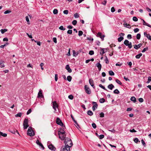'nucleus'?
<instances>
[{
	"mask_svg": "<svg viewBox=\"0 0 151 151\" xmlns=\"http://www.w3.org/2000/svg\"><path fill=\"white\" fill-rule=\"evenodd\" d=\"M65 145L69 147H71L73 145L72 141L70 138H67L65 139Z\"/></svg>",
	"mask_w": 151,
	"mask_h": 151,
	"instance_id": "nucleus-1",
	"label": "nucleus"
},
{
	"mask_svg": "<svg viewBox=\"0 0 151 151\" xmlns=\"http://www.w3.org/2000/svg\"><path fill=\"white\" fill-rule=\"evenodd\" d=\"M27 134L28 135L30 136H33L35 135L34 131L31 127H29L27 131Z\"/></svg>",
	"mask_w": 151,
	"mask_h": 151,
	"instance_id": "nucleus-2",
	"label": "nucleus"
},
{
	"mask_svg": "<svg viewBox=\"0 0 151 151\" xmlns=\"http://www.w3.org/2000/svg\"><path fill=\"white\" fill-rule=\"evenodd\" d=\"M28 119L25 118L24 120L23 125V128L24 129H26L29 126L28 124Z\"/></svg>",
	"mask_w": 151,
	"mask_h": 151,
	"instance_id": "nucleus-3",
	"label": "nucleus"
},
{
	"mask_svg": "<svg viewBox=\"0 0 151 151\" xmlns=\"http://www.w3.org/2000/svg\"><path fill=\"white\" fill-rule=\"evenodd\" d=\"M124 44L126 46H127L130 49L132 47V44L131 42L127 40H125L124 42Z\"/></svg>",
	"mask_w": 151,
	"mask_h": 151,
	"instance_id": "nucleus-4",
	"label": "nucleus"
},
{
	"mask_svg": "<svg viewBox=\"0 0 151 151\" xmlns=\"http://www.w3.org/2000/svg\"><path fill=\"white\" fill-rule=\"evenodd\" d=\"M70 147L69 146H66L65 145V146H63L61 149V151H70Z\"/></svg>",
	"mask_w": 151,
	"mask_h": 151,
	"instance_id": "nucleus-5",
	"label": "nucleus"
},
{
	"mask_svg": "<svg viewBox=\"0 0 151 151\" xmlns=\"http://www.w3.org/2000/svg\"><path fill=\"white\" fill-rule=\"evenodd\" d=\"M84 89L86 92L88 94H90L91 93V91L90 88L87 85H85L84 86Z\"/></svg>",
	"mask_w": 151,
	"mask_h": 151,
	"instance_id": "nucleus-6",
	"label": "nucleus"
},
{
	"mask_svg": "<svg viewBox=\"0 0 151 151\" xmlns=\"http://www.w3.org/2000/svg\"><path fill=\"white\" fill-rule=\"evenodd\" d=\"M56 123L61 126H63V124L59 117H57L56 120Z\"/></svg>",
	"mask_w": 151,
	"mask_h": 151,
	"instance_id": "nucleus-7",
	"label": "nucleus"
},
{
	"mask_svg": "<svg viewBox=\"0 0 151 151\" xmlns=\"http://www.w3.org/2000/svg\"><path fill=\"white\" fill-rule=\"evenodd\" d=\"M58 134L59 135V138L62 140H64L66 136L65 134H61L58 133Z\"/></svg>",
	"mask_w": 151,
	"mask_h": 151,
	"instance_id": "nucleus-8",
	"label": "nucleus"
},
{
	"mask_svg": "<svg viewBox=\"0 0 151 151\" xmlns=\"http://www.w3.org/2000/svg\"><path fill=\"white\" fill-rule=\"evenodd\" d=\"M58 106L56 101L53 102V108L55 110V111H56V109L58 108Z\"/></svg>",
	"mask_w": 151,
	"mask_h": 151,
	"instance_id": "nucleus-9",
	"label": "nucleus"
},
{
	"mask_svg": "<svg viewBox=\"0 0 151 151\" xmlns=\"http://www.w3.org/2000/svg\"><path fill=\"white\" fill-rule=\"evenodd\" d=\"M97 36L98 37H99L102 40H104V38L105 37V36L102 35L101 32H99L97 34Z\"/></svg>",
	"mask_w": 151,
	"mask_h": 151,
	"instance_id": "nucleus-10",
	"label": "nucleus"
},
{
	"mask_svg": "<svg viewBox=\"0 0 151 151\" xmlns=\"http://www.w3.org/2000/svg\"><path fill=\"white\" fill-rule=\"evenodd\" d=\"M43 97V96L42 95V91L41 90H40L38 94V96L37 97L39 98H41L42 97Z\"/></svg>",
	"mask_w": 151,
	"mask_h": 151,
	"instance_id": "nucleus-11",
	"label": "nucleus"
},
{
	"mask_svg": "<svg viewBox=\"0 0 151 151\" xmlns=\"http://www.w3.org/2000/svg\"><path fill=\"white\" fill-rule=\"evenodd\" d=\"M144 35L148 40L151 41V36H150L149 34H147L146 32H144Z\"/></svg>",
	"mask_w": 151,
	"mask_h": 151,
	"instance_id": "nucleus-12",
	"label": "nucleus"
},
{
	"mask_svg": "<svg viewBox=\"0 0 151 151\" xmlns=\"http://www.w3.org/2000/svg\"><path fill=\"white\" fill-rule=\"evenodd\" d=\"M58 133L61 134H65V132L64 131V127L60 128V131L58 132Z\"/></svg>",
	"mask_w": 151,
	"mask_h": 151,
	"instance_id": "nucleus-13",
	"label": "nucleus"
},
{
	"mask_svg": "<svg viewBox=\"0 0 151 151\" xmlns=\"http://www.w3.org/2000/svg\"><path fill=\"white\" fill-rule=\"evenodd\" d=\"M71 117L72 119L73 120V122H75V123L76 124L77 127V128H80V126L77 123V122L76 121V120L74 119L73 116V115L71 114Z\"/></svg>",
	"mask_w": 151,
	"mask_h": 151,
	"instance_id": "nucleus-14",
	"label": "nucleus"
},
{
	"mask_svg": "<svg viewBox=\"0 0 151 151\" xmlns=\"http://www.w3.org/2000/svg\"><path fill=\"white\" fill-rule=\"evenodd\" d=\"M89 83L90 85L93 88H95L93 81L92 79L89 80Z\"/></svg>",
	"mask_w": 151,
	"mask_h": 151,
	"instance_id": "nucleus-15",
	"label": "nucleus"
},
{
	"mask_svg": "<svg viewBox=\"0 0 151 151\" xmlns=\"http://www.w3.org/2000/svg\"><path fill=\"white\" fill-rule=\"evenodd\" d=\"M36 143L38 145H39L40 147H41L43 149H44V147L43 145L39 141L38 139L36 141Z\"/></svg>",
	"mask_w": 151,
	"mask_h": 151,
	"instance_id": "nucleus-16",
	"label": "nucleus"
},
{
	"mask_svg": "<svg viewBox=\"0 0 151 151\" xmlns=\"http://www.w3.org/2000/svg\"><path fill=\"white\" fill-rule=\"evenodd\" d=\"M49 148L51 150L55 151V148L52 145H50L48 146Z\"/></svg>",
	"mask_w": 151,
	"mask_h": 151,
	"instance_id": "nucleus-17",
	"label": "nucleus"
},
{
	"mask_svg": "<svg viewBox=\"0 0 151 151\" xmlns=\"http://www.w3.org/2000/svg\"><path fill=\"white\" fill-rule=\"evenodd\" d=\"M142 45L141 43H140L138 45H134V48L135 49L137 50L140 47L142 46Z\"/></svg>",
	"mask_w": 151,
	"mask_h": 151,
	"instance_id": "nucleus-18",
	"label": "nucleus"
},
{
	"mask_svg": "<svg viewBox=\"0 0 151 151\" xmlns=\"http://www.w3.org/2000/svg\"><path fill=\"white\" fill-rule=\"evenodd\" d=\"M65 68L67 70H68V72L71 73L72 72V70L70 67L69 65H66Z\"/></svg>",
	"mask_w": 151,
	"mask_h": 151,
	"instance_id": "nucleus-19",
	"label": "nucleus"
},
{
	"mask_svg": "<svg viewBox=\"0 0 151 151\" xmlns=\"http://www.w3.org/2000/svg\"><path fill=\"white\" fill-rule=\"evenodd\" d=\"M96 66H97L99 70H100L101 68V65L100 63H98L96 64Z\"/></svg>",
	"mask_w": 151,
	"mask_h": 151,
	"instance_id": "nucleus-20",
	"label": "nucleus"
},
{
	"mask_svg": "<svg viewBox=\"0 0 151 151\" xmlns=\"http://www.w3.org/2000/svg\"><path fill=\"white\" fill-rule=\"evenodd\" d=\"M0 65L1 68L4 67V62L2 60H0Z\"/></svg>",
	"mask_w": 151,
	"mask_h": 151,
	"instance_id": "nucleus-21",
	"label": "nucleus"
},
{
	"mask_svg": "<svg viewBox=\"0 0 151 151\" xmlns=\"http://www.w3.org/2000/svg\"><path fill=\"white\" fill-rule=\"evenodd\" d=\"M108 88L110 89L111 90L114 88V86L112 84H111L108 86Z\"/></svg>",
	"mask_w": 151,
	"mask_h": 151,
	"instance_id": "nucleus-22",
	"label": "nucleus"
},
{
	"mask_svg": "<svg viewBox=\"0 0 151 151\" xmlns=\"http://www.w3.org/2000/svg\"><path fill=\"white\" fill-rule=\"evenodd\" d=\"M7 136V134L6 133H4L3 132H0V137H1V136L4 137H6Z\"/></svg>",
	"mask_w": 151,
	"mask_h": 151,
	"instance_id": "nucleus-23",
	"label": "nucleus"
},
{
	"mask_svg": "<svg viewBox=\"0 0 151 151\" xmlns=\"http://www.w3.org/2000/svg\"><path fill=\"white\" fill-rule=\"evenodd\" d=\"M131 101H133L134 103H135L136 102V99L134 97H132L130 99Z\"/></svg>",
	"mask_w": 151,
	"mask_h": 151,
	"instance_id": "nucleus-24",
	"label": "nucleus"
},
{
	"mask_svg": "<svg viewBox=\"0 0 151 151\" xmlns=\"http://www.w3.org/2000/svg\"><path fill=\"white\" fill-rule=\"evenodd\" d=\"M98 107V105L97 104H95L93 105L92 107V109L93 111H94L96 109H97Z\"/></svg>",
	"mask_w": 151,
	"mask_h": 151,
	"instance_id": "nucleus-25",
	"label": "nucleus"
},
{
	"mask_svg": "<svg viewBox=\"0 0 151 151\" xmlns=\"http://www.w3.org/2000/svg\"><path fill=\"white\" fill-rule=\"evenodd\" d=\"M104 50H105V49H101L100 52V54L101 55H103L104 53L106 52V50L105 52Z\"/></svg>",
	"mask_w": 151,
	"mask_h": 151,
	"instance_id": "nucleus-26",
	"label": "nucleus"
},
{
	"mask_svg": "<svg viewBox=\"0 0 151 151\" xmlns=\"http://www.w3.org/2000/svg\"><path fill=\"white\" fill-rule=\"evenodd\" d=\"M73 55L74 56H76L78 54V53L77 52H76L75 50H73Z\"/></svg>",
	"mask_w": 151,
	"mask_h": 151,
	"instance_id": "nucleus-27",
	"label": "nucleus"
},
{
	"mask_svg": "<svg viewBox=\"0 0 151 151\" xmlns=\"http://www.w3.org/2000/svg\"><path fill=\"white\" fill-rule=\"evenodd\" d=\"M22 113L19 112V113H18L17 114H16L15 115V116L16 117H21V116H22Z\"/></svg>",
	"mask_w": 151,
	"mask_h": 151,
	"instance_id": "nucleus-28",
	"label": "nucleus"
},
{
	"mask_svg": "<svg viewBox=\"0 0 151 151\" xmlns=\"http://www.w3.org/2000/svg\"><path fill=\"white\" fill-rule=\"evenodd\" d=\"M87 114L90 116H92L93 114V113L91 111L89 110L87 111Z\"/></svg>",
	"mask_w": 151,
	"mask_h": 151,
	"instance_id": "nucleus-29",
	"label": "nucleus"
},
{
	"mask_svg": "<svg viewBox=\"0 0 151 151\" xmlns=\"http://www.w3.org/2000/svg\"><path fill=\"white\" fill-rule=\"evenodd\" d=\"M109 73L110 76H114V72L112 70H111L109 71Z\"/></svg>",
	"mask_w": 151,
	"mask_h": 151,
	"instance_id": "nucleus-30",
	"label": "nucleus"
},
{
	"mask_svg": "<svg viewBox=\"0 0 151 151\" xmlns=\"http://www.w3.org/2000/svg\"><path fill=\"white\" fill-rule=\"evenodd\" d=\"M142 55V53H140L139 54L137 55L135 57L137 59H139L140 58V57H141Z\"/></svg>",
	"mask_w": 151,
	"mask_h": 151,
	"instance_id": "nucleus-31",
	"label": "nucleus"
},
{
	"mask_svg": "<svg viewBox=\"0 0 151 151\" xmlns=\"http://www.w3.org/2000/svg\"><path fill=\"white\" fill-rule=\"evenodd\" d=\"M7 31V29H1V30L0 31L2 34H4L5 32H6Z\"/></svg>",
	"mask_w": 151,
	"mask_h": 151,
	"instance_id": "nucleus-32",
	"label": "nucleus"
},
{
	"mask_svg": "<svg viewBox=\"0 0 151 151\" xmlns=\"http://www.w3.org/2000/svg\"><path fill=\"white\" fill-rule=\"evenodd\" d=\"M113 92L115 94H119V91L117 89L115 90Z\"/></svg>",
	"mask_w": 151,
	"mask_h": 151,
	"instance_id": "nucleus-33",
	"label": "nucleus"
},
{
	"mask_svg": "<svg viewBox=\"0 0 151 151\" xmlns=\"http://www.w3.org/2000/svg\"><path fill=\"white\" fill-rule=\"evenodd\" d=\"M124 39V37H123L121 36L120 37L118 38V41L120 42L122 41Z\"/></svg>",
	"mask_w": 151,
	"mask_h": 151,
	"instance_id": "nucleus-34",
	"label": "nucleus"
},
{
	"mask_svg": "<svg viewBox=\"0 0 151 151\" xmlns=\"http://www.w3.org/2000/svg\"><path fill=\"white\" fill-rule=\"evenodd\" d=\"M67 79L68 81L70 82L72 79V77L70 76H68L67 77Z\"/></svg>",
	"mask_w": 151,
	"mask_h": 151,
	"instance_id": "nucleus-35",
	"label": "nucleus"
},
{
	"mask_svg": "<svg viewBox=\"0 0 151 151\" xmlns=\"http://www.w3.org/2000/svg\"><path fill=\"white\" fill-rule=\"evenodd\" d=\"M124 27H127L129 28H131V27H130V25L128 24L127 23H125L124 24Z\"/></svg>",
	"mask_w": 151,
	"mask_h": 151,
	"instance_id": "nucleus-36",
	"label": "nucleus"
},
{
	"mask_svg": "<svg viewBox=\"0 0 151 151\" xmlns=\"http://www.w3.org/2000/svg\"><path fill=\"white\" fill-rule=\"evenodd\" d=\"M141 37V35L139 33H138L136 35V38L138 40H139Z\"/></svg>",
	"mask_w": 151,
	"mask_h": 151,
	"instance_id": "nucleus-37",
	"label": "nucleus"
},
{
	"mask_svg": "<svg viewBox=\"0 0 151 151\" xmlns=\"http://www.w3.org/2000/svg\"><path fill=\"white\" fill-rule=\"evenodd\" d=\"M99 87H100V88H101L103 89H104L106 91H107V90L105 88V87L104 86H103L101 84H99Z\"/></svg>",
	"mask_w": 151,
	"mask_h": 151,
	"instance_id": "nucleus-38",
	"label": "nucleus"
},
{
	"mask_svg": "<svg viewBox=\"0 0 151 151\" xmlns=\"http://www.w3.org/2000/svg\"><path fill=\"white\" fill-rule=\"evenodd\" d=\"M59 29L62 30H65V29L64 27L63 26H61L59 28Z\"/></svg>",
	"mask_w": 151,
	"mask_h": 151,
	"instance_id": "nucleus-39",
	"label": "nucleus"
},
{
	"mask_svg": "<svg viewBox=\"0 0 151 151\" xmlns=\"http://www.w3.org/2000/svg\"><path fill=\"white\" fill-rule=\"evenodd\" d=\"M105 101V100L104 98L101 99L99 100V101L100 103H104Z\"/></svg>",
	"mask_w": 151,
	"mask_h": 151,
	"instance_id": "nucleus-40",
	"label": "nucleus"
},
{
	"mask_svg": "<svg viewBox=\"0 0 151 151\" xmlns=\"http://www.w3.org/2000/svg\"><path fill=\"white\" fill-rule=\"evenodd\" d=\"M142 20L143 21V24L144 25H146L148 26L149 25V24L146 23L145 22L143 19H142Z\"/></svg>",
	"mask_w": 151,
	"mask_h": 151,
	"instance_id": "nucleus-41",
	"label": "nucleus"
},
{
	"mask_svg": "<svg viewBox=\"0 0 151 151\" xmlns=\"http://www.w3.org/2000/svg\"><path fill=\"white\" fill-rule=\"evenodd\" d=\"M116 82L119 84L120 85H121L122 84V83L118 79H116Z\"/></svg>",
	"mask_w": 151,
	"mask_h": 151,
	"instance_id": "nucleus-42",
	"label": "nucleus"
},
{
	"mask_svg": "<svg viewBox=\"0 0 151 151\" xmlns=\"http://www.w3.org/2000/svg\"><path fill=\"white\" fill-rule=\"evenodd\" d=\"M53 13L54 14H56L58 13V10L57 9H55L53 11Z\"/></svg>",
	"mask_w": 151,
	"mask_h": 151,
	"instance_id": "nucleus-43",
	"label": "nucleus"
},
{
	"mask_svg": "<svg viewBox=\"0 0 151 151\" xmlns=\"http://www.w3.org/2000/svg\"><path fill=\"white\" fill-rule=\"evenodd\" d=\"M77 23V21L76 20H74L72 22V24L73 25H76Z\"/></svg>",
	"mask_w": 151,
	"mask_h": 151,
	"instance_id": "nucleus-44",
	"label": "nucleus"
},
{
	"mask_svg": "<svg viewBox=\"0 0 151 151\" xmlns=\"http://www.w3.org/2000/svg\"><path fill=\"white\" fill-rule=\"evenodd\" d=\"M148 47H147L146 48H144L143 50L142 51V52H145L147 50H148Z\"/></svg>",
	"mask_w": 151,
	"mask_h": 151,
	"instance_id": "nucleus-45",
	"label": "nucleus"
},
{
	"mask_svg": "<svg viewBox=\"0 0 151 151\" xmlns=\"http://www.w3.org/2000/svg\"><path fill=\"white\" fill-rule=\"evenodd\" d=\"M68 98L69 99L71 100H72L73 99V96L72 95H69L68 96Z\"/></svg>",
	"mask_w": 151,
	"mask_h": 151,
	"instance_id": "nucleus-46",
	"label": "nucleus"
},
{
	"mask_svg": "<svg viewBox=\"0 0 151 151\" xmlns=\"http://www.w3.org/2000/svg\"><path fill=\"white\" fill-rule=\"evenodd\" d=\"M83 34V32L81 31H78V35L79 36H81Z\"/></svg>",
	"mask_w": 151,
	"mask_h": 151,
	"instance_id": "nucleus-47",
	"label": "nucleus"
},
{
	"mask_svg": "<svg viewBox=\"0 0 151 151\" xmlns=\"http://www.w3.org/2000/svg\"><path fill=\"white\" fill-rule=\"evenodd\" d=\"M133 20L135 22H136L138 21V19L136 17H134L133 18Z\"/></svg>",
	"mask_w": 151,
	"mask_h": 151,
	"instance_id": "nucleus-48",
	"label": "nucleus"
},
{
	"mask_svg": "<svg viewBox=\"0 0 151 151\" xmlns=\"http://www.w3.org/2000/svg\"><path fill=\"white\" fill-rule=\"evenodd\" d=\"M92 127H93L94 129L96 128V124L94 123H93L92 124Z\"/></svg>",
	"mask_w": 151,
	"mask_h": 151,
	"instance_id": "nucleus-49",
	"label": "nucleus"
},
{
	"mask_svg": "<svg viewBox=\"0 0 151 151\" xmlns=\"http://www.w3.org/2000/svg\"><path fill=\"white\" fill-rule=\"evenodd\" d=\"M94 53V51L93 50H90L89 51V54L91 55H93Z\"/></svg>",
	"mask_w": 151,
	"mask_h": 151,
	"instance_id": "nucleus-50",
	"label": "nucleus"
},
{
	"mask_svg": "<svg viewBox=\"0 0 151 151\" xmlns=\"http://www.w3.org/2000/svg\"><path fill=\"white\" fill-rule=\"evenodd\" d=\"M104 136L103 134L100 135L99 136V138L100 139H102L104 137Z\"/></svg>",
	"mask_w": 151,
	"mask_h": 151,
	"instance_id": "nucleus-51",
	"label": "nucleus"
},
{
	"mask_svg": "<svg viewBox=\"0 0 151 151\" xmlns=\"http://www.w3.org/2000/svg\"><path fill=\"white\" fill-rule=\"evenodd\" d=\"M55 79L56 81H57L58 79V75L57 74H55Z\"/></svg>",
	"mask_w": 151,
	"mask_h": 151,
	"instance_id": "nucleus-52",
	"label": "nucleus"
},
{
	"mask_svg": "<svg viewBox=\"0 0 151 151\" xmlns=\"http://www.w3.org/2000/svg\"><path fill=\"white\" fill-rule=\"evenodd\" d=\"M67 33L68 34H71L72 33V30H68L67 32Z\"/></svg>",
	"mask_w": 151,
	"mask_h": 151,
	"instance_id": "nucleus-53",
	"label": "nucleus"
},
{
	"mask_svg": "<svg viewBox=\"0 0 151 151\" xmlns=\"http://www.w3.org/2000/svg\"><path fill=\"white\" fill-rule=\"evenodd\" d=\"M104 114L103 112H101L100 114V116L101 117H104Z\"/></svg>",
	"mask_w": 151,
	"mask_h": 151,
	"instance_id": "nucleus-54",
	"label": "nucleus"
},
{
	"mask_svg": "<svg viewBox=\"0 0 151 151\" xmlns=\"http://www.w3.org/2000/svg\"><path fill=\"white\" fill-rule=\"evenodd\" d=\"M134 30L135 33H136L138 32L139 31V29L138 28H136L134 29Z\"/></svg>",
	"mask_w": 151,
	"mask_h": 151,
	"instance_id": "nucleus-55",
	"label": "nucleus"
},
{
	"mask_svg": "<svg viewBox=\"0 0 151 151\" xmlns=\"http://www.w3.org/2000/svg\"><path fill=\"white\" fill-rule=\"evenodd\" d=\"M11 12V11L9 10H6L4 12V13L5 14H7Z\"/></svg>",
	"mask_w": 151,
	"mask_h": 151,
	"instance_id": "nucleus-56",
	"label": "nucleus"
},
{
	"mask_svg": "<svg viewBox=\"0 0 151 151\" xmlns=\"http://www.w3.org/2000/svg\"><path fill=\"white\" fill-rule=\"evenodd\" d=\"M6 44H4V45H1L0 46V47L1 48H4V46H5L6 45H7L8 44V42H6Z\"/></svg>",
	"mask_w": 151,
	"mask_h": 151,
	"instance_id": "nucleus-57",
	"label": "nucleus"
},
{
	"mask_svg": "<svg viewBox=\"0 0 151 151\" xmlns=\"http://www.w3.org/2000/svg\"><path fill=\"white\" fill-rule=\"evenodd\" d=\"M138 141H139V139H138V138H135L134 139V142L136 143H137Z\"/></svg>",
	"mask_w": 151,
	"mask_h": 151,
	"instance_id": "nucleus-58",
	"label": "nucleus"
},
{
	"mask_svg": "<svg viewBox=\"0 0 151 151\" xmlns=\"http://www.w3.org/2000/svg\"><path fill=\"white\" fill-rule=\"evenodd\" d=\"M105 61L106 63V64H108V63H109V60L108 59V58L107 57H106V59H105Z\"/></svg>",
	"mask_w": 151,
	"mask_h": 151,
	"instance_id": "nucleus-59",
	"label": "nucleus"
},
{
	"mask_svg": "<svg viewBox=\"0 0 151 151\" xmlns=\"http://www.w3.org/2000/svg\"><path fill=\"white\" fill-rule=\"evenodd\" d=\"M74 16L76 18H78L79 17L78 14L77 13H76L74 14Z\"/></svg>",
	"mask_w": 151,
	"mask_h": 151,
	"instance_id": "nucleus-60",
	"label": "nucleus"
},
{
	"mask_svg": "<svg viewBox=\"0 0 151 151\" xmlns=\"http://www.w3.org/2000/svg\"><path fill=\"white\" fill-rule=\"evenodd\" d=\"M127 38L128 39H131L132 38L131 35L130 34L128 35L127 36Z\"/></svg>",
	"mask_w": 151,
	"mask_h": 151,
	"instance_id": "nucleus-61",
	"label": "nucleus"
},
{
	"mask_svg": "<svg viewBox=\"0 0 151 151\" xmlns=\"http://www.w3.org/2000/svg\"><path fill=\"white\" fill-rule=\"evenodd\" d=\"M111 11L112 12H114L115 11V9L114 7H112L111 9Z\"/></svg>",
	"mask_w": 151,
	"mask_h": 151,
	"instance_id": "nucleus-62",
	"label": "nucleus"
},
{
	"mask_svg": "<svg viewBox=\"0 0 151 151\" xmlns=\"http://www.w3.org/2000/svg\"><path fill=\"white\" fill-rule=\"evenodd\" d=\"M52 40L55 43H56L57 42V39L56 37H53L52 39Z\"/></svg>",
	"mask_w": 151,
	"mask_h": 151,
	"instance_id": "nucleus-63",
	"label": "nucleus"
},
{
	"mask_svg": "<svg viewBox=\"0 0 151 151\" xmlns=\"http://www.w3.org/2000/svg\"><path fill=\"white\" fill-rule=\"evenodd\" d=\"M139 101L140 102L142 103L143 101L144 100L142 98H141L139 99Z\"/></svg>",
	"mask_w": 151,
	"mask_h": 151,
	"instance_id": "nucleus-64",
	"label": "nucleus"
}]
</instances>
